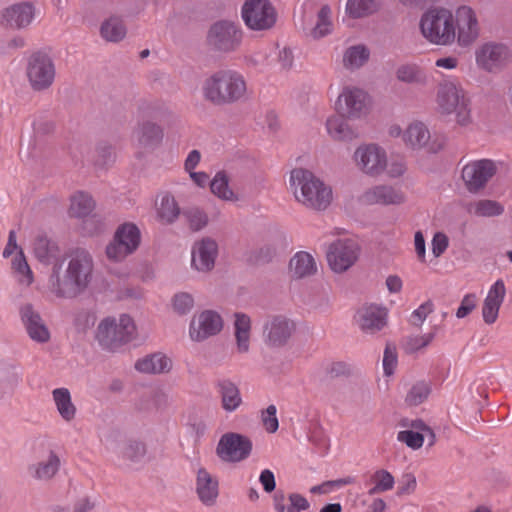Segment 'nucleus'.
<instances>
[{
  "mask_svg": "<svg viewBox=\"0 0 512 512\" xmlns=\"http://www.w3.org/2000/svg\"><path fill=\"white\" fill-rule=\"evenodd\" d=\"M67 261L64 274L60 275L61 264L53 265L50 276L52 292L60 298H75L89 286L93 277L94 263L91 254L82 248L71 250L63 263Z\"/></svg>",
  "mask_w": 512,
  "mask_h": 512,
  "instance_id": "f257e3e1",
  "label": "nucleus"
},
{
  "mask_svg": "<svg viewBox=\"0 0 512 512\" xmlns=\"http://www.w3.org/2000/svg\"><path fill=\"white\" fill-rule=\"evenodd\" d=\"M202 94L215 106L232 105L246 98L247 84L243 75L232 69H220L205 78Z\"/></svg>",
  "mask_w": 512,
  "mask_h": 512,
  "instance_id": "f03ea898",
  "label": "nucleus"
},
{
  "mask_svg": "<svg viewBox=\"0 0 512 512\" xmlns=\"http://www.w3.org/2000/svg\"><path fill=\"white\" fill-rule=\"evenodd\" d=\"M290 186L296 200L307 208L321 211L331 203V189L307 169H293L290 175Z\"/></svg>",
  "mask_w": 512,
  "mask_h": 512,
  "instance_id": "7ed1b4c3",
  "label": "nucleus"
},
{
  "mask_svg": "<svg viewBox=\"0 0 512 512\" xmlns=\"http://www.w3.org/2000/svg\"><path fill=\"white\" fill-rule=\"evenodd\" d=\"M423 36L437 45L451 44L456 38V28L452 13L447 9H432L420 21Z\"/></svg>",
  "mask_w": 512,
  "mask_h": 512,
  "instance_id": "20e7f679",
  "label": "nucleus"
},
{
  "mask_svg": "<svg viewBox=\"0 0 512 512\" xmlns=\"http://www.w3.org/2000/svg\"><path fill=\"white\" fill-rule=\"evenodd\" d=\"M136 333L133 319L123 314L117 321L115 318L103 319L98 327L96 338L103 349L115 351L122 345L130 342Z\"/></svg>",
  "mask_w": 512,
  "mask_h": 512,
  "instance_id": "39448f33",
  "label": "nucleus"
},
{
  "mask_svg": "<svg viewBox=\"0 0 512 512\" xmlns=\"http://www.w3.org/2000/svg\"><path fill=\"white\" fill-rule=\"evenodd\" d=\"M437 103L441 113H455L458 124L470 123L469 99L460 87L451 82L441 85L437 92Z\"/></svg>",
  "mask_w": 512,
  "mask_h": 512,
  "instance_id": "423d86ee",
  "label": "nucleus"
},
{
  "mask_svg": "<svg viewBox=\"0 0 512 512\" xmlns=\"http://www.w3.org/2000/svg\"><path fill=\"white\" fill-rule=\"evenodd\" d=\"M242 38V31L234 22L220 20L209 28L207 44L212 51L227 54L240 47Z\"/></svg>",
  "mask_w": 512,
  "mask_h": 512,
  "instance_id": "0eeeda50",
  "label": "nucleus"
},
{
  "mask_svg": "<svg viewBox=\"0 0 512 512\" xmlns=\"http://www.w3.org/2000/svg\"><path fill=\"white\" fill-rule=\"evenodd\" d=\"M140 240L139 228L133 223H124L117 228L113 240L107 245L106 255L112 261H122L137 250Z\"/></svg>",
  "mask_w": 512,
  "mask_h": 512,
  "instance_id": "6e6552de",
  "label": "nucleus"
},
{
  "mask_svg": "<svg viewBox=\"0 0 512 512\" xmlns=\"http://www.w3.org/2000/svg\"><path fill=\"white\" fill-rule=\"evenodd\" d=\"M242 18L248 28L262 31L274 26L277 13L269 0H246L242 7Z\"/></svg>",
  "mask_w": 512,
  "mask_h": 512,
  "instance_id": "1a4fd4ad",
  "label": "nucleus"
},
{
  "mask_svg": "<svg viewBox=\"0 0 512 512\" xmlns=\"http://www.w3.org/2000/svg\"><path fill=\"white\" fill-rule=\"evenodd\" d=\"M27 77L34 91L48 89L55 78L52 58L44 52L33 53L28 60Z\"/></svg>",
  "mask_w": 512,
  "mask_h": 512,
  "instance_id": "9d476101",
  "label": "nucleus"
},
{
  "mask_svg": "<svg viewBox=\"0 0 512 512\" xmlns=\"http://www.w3.org/2000/svg\"><path fill=\"white\" fill-rule=\"evenodd\" d=\"M498 167L491 159L475 160L462 168L461 178L470 193L484 189L487 183L497 173Z\"/></svg>",
  "mask_w": 512,
  "mask_h": 512,
  "instance_id": "9b49d317",
  "label": "nucleus"
},
{
  "mask_svg": "<svg viewBox=\"0 0 512 512\" xmlns=\"http://www.w3.org/2000/svg\"><path fill=\"white\" fill-rule=\"evenodd\" d=\"M360 254L359 244L352 239H339L330 244L327 250V261L336 273H343L352 267Z\"/></svg>",
  "mask_w": 512,
  "mask_h": 512,
  "instance_id": "f8f14e48",
  "label": "nucleus"
},
{
  "mask_svg": "<svg viewBox=\"0 0 512 512\" xmlns=\"http://www.w3.org/2000/svg\"><path fill=\"white\" fill-rule=\"evenodd\" d=\"M252 451L251 440L242 434L229 432L221 436L216 454L224 462H240L249 457Z\"/></svg>",
  "mask_w": 512,
  "mask_h": 512,
  "instance_id": "ddd939ff",
  "label": "nucleus"
},
{
  "mask_svg": "<svg viewBox=\"0 0 512 512\" xmlns=\"http://www.w3.org/2000/svg\"><path fill=\"white\" fill-rule=\"evenodd\" d=\"M295 330V323L286 316H271L263 325L264 342L270 348L284 347L291 339Z\"/></svg>",
  "mask_w": 512,
  "mask_h": 512,
  "instance_id": "4468645a",
  "label": "nucleus"
},
{
  "mask_svg": "<svg viewBox=\"0 0 512 512\" xmlns=\"http://www.w3.org/2000/svg\"><path fill=\"white\" fill-rule=\"evenodd\" d=\"M354 159L360 170L372 176L381 174L387 165L385 151L376 144L358 147Z\"/></svg>",
  "mask_w": 512,
  "mask_h": 512,
  "instance_id": "2eb2a0df",
  "label": "nucleus"
},
{
  "mask_svg": "<svg viewBox=\"0 0 512 512\" xmlns=\"http://www.w3.org/2000/svg\"><path fill=\"white\" fill-rule=\"evenodd\" d=\"M21 322L31 340L37 343H47L50 332L40 313L31 303H24L19 307Z\"/></svg>",
  "mask_w": 512,
  "mask_h": 512,
  "instance_id": "dca6fc26",
  "label": "nucleus"
},
{
  "mask_svg": "<svg viewBox=\"0 0 512 512\" xmlns=\"http://www.w3.org/2000/svg\"><path fill=\"white\" fill-rule=\"evenodd\" d=\"M222 328L221 316L213 310H205L193 318L189 333L192 340L202 342L220 333Z\"/></svg>",
  "mask_w": 512,
  "mask_h": 512,
  "instance_id": "f3484780",
  "label": "nucleus"
},
{
  "mask_svg": "<svg viewBox=\"0 0 512 512\" xmlns=\"http://www.w3.org/2000/svg\"><path fill=\"white\" fill-rule=\"evenodd\" d=\"M367 94L358 88H346L338 96L336 110L347 118H359L365 114Z\"/></svg>",
  "mask_w": 512,
  "mask_h": 512,
  "instance_id": "a211bd4d",
  "label": "nucleus"
},
{
  "mask_svg": "<svg viewBox=\"0 0 512 512\" xmlns=\"http://www.w3.org/2000/svg\"><path fill=\"white\" fill-rule=\"evenodd\" d=\"M35 16V8L30 2H20L2 10L0 24L5 28L24 29L28 27Z\"/></svg>",
  "mask_w": 512,
  "mask_h": 512,
  "instance_id": "6ab92c4d",
  "label": "nucleus"
},
{
  "mask_svg": "<svg viewBox=\"0 0 512 512\" xmlns=\"http://www.w3.org/2000/svg\"><path fill=\"white\" fill-rule=\"evenodd\" d=\"M455 21L458 29V42L467 46L479 36V24L474 10L469 6H461L456 10Z\"/></svg>",
  "mask_w": 512,
  "mask_h": 512,
  "instance_id": "aec40b11",
  "label": "nucleus"
},
{
  "mask_svg": "<svg viewBox=\"0 0 512 512\" xmlns=\"http://www.w3.org/2000/svg\"><path fill=\"white\" fill-rule=\"evenodd\" d=\"M509 56L508 47L500 43H486L476 51L478 65L489 72L504 65Z\"/></svg>",
  "mask_w": 512,
  "mask_h": 512,
  "instance_id": "412c9836",
  "label": "nucleus"
},
{
  "mask_svg": "<svg viewBox=\"0 0 512 512\" xmlns=\"http://www.w3.org/2000/svg\"><path fill=\"white\" fill-rule=\"evenodd\" d=\"M403 140L412 149L426 148L430 153H437L443 148V142L430 140V132L423 123H413L403 134Z\"/></svg>",
  "mask_w": 512,
  "mask_h": 512,
  "instance_id": "4be33fe9",
  "label": "nucleus"
},
{
  "mask_svg": "<svg viewBox=\"0 0 512 512\" xmlns=\"http://www.w3.org/2000/svg\"><path fill=\"white\" fill-rule=\"evenodd\" d=\"M218 245L212 238L206 237L194 244L192 250V265L198 271H210L215 264Z\"/></svg>",
  "mask_w": 512,
  "mask_h": 512,
  "instance_id": "5701e85b",
  "label": "nucleus"
},
{
  "mask_svg": "<svg viewBox=\"0 0 512 512\" xmlns=\"http://www.w3.org/2000/svg\"><path fill=\"white\" fill-rule=\"evenodd\" d=\"M358 323L367 334H375L387 325V310L376 305L364 306L358 310Z\"/></svg>",
  "mask_w": 512,
  "mask_h": 512,
  "instance_id": "b1692460",
  "label": "nucleus"
},
{
  "mask_svg": "<svg viewBox=\"0 0 512 512\" xmlns=\"http://www.w3.org/2000/svg\"><path fill=\"white\" fill-rule=\"evenodd\" d=\"M196 494L205 506H213L219 496V481L205 468H199L196 475Z\"/></svg>",
  "mask_w": 512,
  "mask_h": 512,
  "instance_id": "393cba45",
  "label": "nucleus"
},
{
  "mask_svg": "<svg viewBox=\"0 0 512 512\" xmlns=\"http://www.w3.org/2000/svg\"><path fill=\"white\" fill-rule=\"evenodd\" d=\"M134 136L138 146L143 149H154L159 146L163 140L164 132L160 125L150 119L139 121Z\"/></svg>",
  "mask_w": 512,
  "mask_h": 512,
  "instance_id": "a878e982",
  "label": "nucleus"
},
{
  "mask_svg": "<svg viewBox=\"0 0 512 512\" xmlns=\"http://www.w3.org/2000/svg\"><path fill=\"white\" fill-rule=\"evenodd\" d=\"M505 295V284L503 280L499 279L491 286L483 303L482 316L486 324H493L497 320Z\"/></svg>",
  "mask_w": 512,
  "mask_h": 512,
  "instance_id": "bb28decb",
  "label": "nucleus"
},
{
  "mask_svg": "<svg viewBox=\"0 0 512 512\" xmlns=\"http://www.w3.org/2000/svg\"><path fill=\"white\" fill-rule=\"evenodd\" d=\"M60 467V456L54 450H49L45 459L28 467V473L37 481L48 482L58 474Z\"/></svg>",
  "mask_w": 512,
  "mask_h": 512,
  "instance_id": "cd10ccee",
  "label": "nucleus"
},
{
  "mask_svg": "<svg viewBox=\"0 0 512 512\" xmlns=\"http://www.w3.org/2000/svg\"><path fill=\"white\" fill-rule=\"evenodd\" d=\"M367 204L399 205L404 202V195L395 188L387 185L375 186L363 194Z\"/></svg>",
  "mask_w": 512,
  "mask_h": 512,
  "instance_id": "c85d7f7f",
  "label": "nucleus"
},
{
  "mask_svg": "<svg viewBox=\"0 0 512 512\" xmlns=\"http://www.w3.org/2000/svg\"><path fill=\"white\" fill-rule=\"evenodd\" d=\"M346 118L338 113L327 119L326 129L333 140L351 141L359 137V131L352 127Z\"/></svg>",
  "mask_w": 512,
  "mask_h": 512,
  "instance_id": "c756f323",
  "label": "nucleus"
},
{
  "mask_svg": "<svg viewBox=\"0 0 512 512\" xmlns=\"http://www.w3.org/2000/svg\"><path fill=\"white\" fill-rule=\"evenodd\" d=\"M135 369L147 374L168 373L172 369V360L161 352L153 353L139 359Z\"/></svg>",
  "mask_w": 512,
  "mask_h": 512,
  "instance_id": "7c9ffc66",
  "label": "nucleus"
},
{
  "mask_svg": "<svg viewBox=\"0 0 512 512\" xmlns=\"http://www.w3.org/2000/svg\"><path fill=\"white\" fill-rule=\"evenodd\" d=\"M289 269L295 279H302L314 275L317 266L311 254L300 251L290 259Z\"/></svg>",
  "mask_w": 512,
  "mask_h": 512,
  "instance_id": "2f4dec72",
  "label": "nucleus"
},
{
  "mask_svg": "<svg viewBox=\"0 0 512 512\" xmlns=\"http://www.w3.org/2000/svg\"><path fill=\"white\" fill-rule=\"evenodd\" d=\"M396 79L402 83L415 86H425L428 76L425 70L415 63H405L397 67Z\"/></svg>",
  "mask_w": 512,
  "mask_h": 512,
  "instance_id": "473e14b6",
  "label": "nucleus"
},
{
  "mask_svg": "<svg viewBox=\"0 0 512 512\" xmlns=\"http://www.w3.org/2000/svg\"><path fill=\"white\" fill-rule=\"evenodd\" d=\"M52 397L61 418L66 422L74 420L77 408L72 402L70 391L67 388H56L52 391Z\"/></svg>",
  "mask_w": 512,
  "mask_h": 512,
  "instance_id": "72a5a7b5",
  "label": "nucleus"
},
{
  "mask_svg": "<svg viewBox=\"0 0 512 512\" xmlns=\"http://www.w3.org/2000/svg\"><path fill=\"white\" fill-rule=\"evenodd\" d=\"M221 396V405L226 412H234L242 404V398L237 385L230 380H222L218 383Z\"/></svg>",
  "mask_w": 512,
  "mask_h": 512,
  "instance_id": "f704fd0d",
  "label": "nucleus"
},
{
  "mask_svg": "<svg viewBox=\"0 0 512 512\" xmlns=\"http://www.w3.org/2000/svg\"><path fill=\"white\" fill-rule=\"evenodd\" d=\"M126 33V26L118 16H110L100 26V35L108 42H120L125 38Z\"/></svg>",
  "mask_w": 512,
  "mask_h": 512,
  "instance_id": "c9c22d12",
  "label": "nucleus"
},
{
  "mask_svg": "<svg viewBox=\"0 0 512 512\" xmlns=\"http://www.w3.org/2000/svg\"><path fill=\"white\" fill-rule=\"evenodd\" d=\"M370 58V50L363 44L351 46L343 55L345 68L354 70L364 66Z\"/></svg>",
  "mask_w": 512,
  "mask_h": 512,
  "instance_id": "e433bc0d",
  "label": "nucleus"
},
{
  "mask_svg": "<svg viewBox=\"0 0 512 512\" xmlns=\"http://www.w3.org/2000/svg\"><path fill=\"white\" fill-rule=\"evenodd\" d=\"M95 208V202L91 195L79 191L71 196L69 213L75 218H84L91 214Z\"/></svg>",
  "mask_w": 512,
  "mask_h": 512,
  "instance_id": "4c0bfd02",
  "label": "nucleus"
},
{
  "mask_svg": "<svg viewBox=\"0 0 512 512\" xmlns=\"http://www.w3.org/2000/svg\"><path fill=\"white\" fill-rule=\"evenodd\" d=\"M34 254L40 262L50 264L57 257L58 246L46 236H38L34 243Z\"/></svg>",
  "mask_w": 512,
  "mask_h": 512,
  "instance_id": "58836bf2",
  "label": "nucleus"
},
{
  "mask_svg": "<svg viewBox=\"0 0 512 512\" xmlns=\"http://www.w3.org/2000/svg\"><path fill=\"white\" fill-rule=\"evenodd\" d=\"M146 453V444L135 439L128 440L121 450L123 459L134 464L140 463L144 459Z\"/></svg>",
  "mask_w": 512,
  "mask_h": 512,
  "instance_id": "ea45409f",
  "label": "nucleus"
},
{
  "mask_svg": "<svg viewBox=\"0 0 512 512\" xmlns=\"http://www.w3.org/2000/svg\"><path fill=\"white\" fill-rule=\"evenodd\" d=\"M332 31L331 9L328 5H323L317 14V22L311 30V35L315 39L322 38Z\"/></svg>",
  "mask_w": 512,
  "mask_h": 512,
  "instance_id": "a19ab883",
  "label": "nucleus"
},
{
  "mask_svg": "<svg viewBox=\"0 0 512 512\" xmlns=\"http://www.w3.org/2000/svg\"><path fill=\"white\" fill-rule=\"evenodd\" d=\"M378 6L374 0H348L346 10L352 18H361L376 12Z\"/></svg>",
  "mask_w": 512,
  "mask_h": 512,
  "instance_id": "79ce46f5",
  "label": "nucleus"
},
{
  "mask_svg": "<svg viewBox=\"0 0 512 512\" xmlns=\"http://www.w3.org/2000/svg\"><path fill=\"white\" fill-rule=\"evenodd\" d=\"M431 387L425 381L415 383L408 391L405 397V404L409 407H414L422 404L429 396Z\"/></svg>",
  "mask_w": 512,
  "mask_h": 512,
  "instance_id": "37998d69",
  "label": "nucleus"
},
{
  "mask_svg": "<svg viewBox=\"0 0 512 512\" xmlns=\"http://www.w3.org/2000/svg\"><path fill=\"white\" fill-rule=\"evenodd\" d=\"M180 214V208L174 197L165 195L161 199L158 215L165 223H173Z\"/></svg>",
  "mask_w": 512,
  "mask_h": 512,
  "instance_id": "c03bdc74",
  "label": "nucleus"
},
{
  "mask_svg": "<svg viewBox=\"0 0 512 512\" xmlns=\"http://www.w3.org/2000/svg\"><path fill=\"white\" fill-rule=\"evenodd\" d=\"M182 214L192 231L203 229L207 226L209 221L208 215L199 207L185 208Z\"/></svg>",
  "mask_w": 512,
  "mask_h": 512,
  "instance_id": "a18cd8bd",
  "label": "nucleus"
},
{
  "mask_svg": "<svg viewBox=\"0 0 512 512\" xmlns=\"http://www.w3.org/2000/svg\"><path fill=\"white\" fill-rule=\"evenodd\" d=\"M211 192L224 200H236L233 191L228 186V178L224 172H218L210 183Z\"/></svg>",
  "mask_w": 512,
  "mask_h": 512,
  "instance_id": "49530a36",
  "label": "nucleus"
},
{
  "mask_svg": "<svg viewBox=\"0 0 512 512\" xmlns=\"http://www.w3.org/2000/svg\"><path fill=\"white\" fill-rule=\"evenodd\" d=\"M143 114L148 118H154L159 121L167 120L170 124H176L178 118L167 107L159 103L147 104L143 108Z\"/></svg>",
  "mask_w": 512,
  "mask_h": 512,
  "instance_id": "de8ad7c7",
  "label": "nucleus"
},
{
  "mask_svg": "<svg viewBox=\"0 0 512 512\" xmlns=\"http://www.w3.org/2000/svg\"><path fill=\"white\" fill-rule=\"evenodd\" d=\"M12 269L18 275V280L21 284L26 286L32 284L33 274L21 249L12 261Z\"/></svg>",
  "mask_w": 512,
  "mask_h": 512,
  "instance_id": "09e8293b",
  "label": "nucleus"
},
{
  "mask_svg": "<svg viewBox=\"0 0 512 512\" xmlns=\"http://www.w3.org/2000/svg\"><path fill=\"white\" fill-rule=\"evenodd\" d=\"M277 255V249L272 244H265L258 249L251 251L249 262L255 265H263L271 262Z\"/></svg>",
  "mask_w": 512,
  "mask_h": 512,
  "instance_id": "8fccbe9b",
  "label": "nucleus"
},
{
  "mask_svg": "<svg viewBox=\"0 0 512 512\" xmlns=\"http://www.w3.org/2000/svg\"><path fill=\"white\" fill-rule=\"evenodd\" d=\"M503 211L500 203L488 199L478 201L475 206V214L482 217L498 216Z\"/></svg>",
  "mask_w": 512,
  "mask_h": 512,
  "instance_id": "3c124183",
  "label": "nucleus"
},
{
  "mask_svg": "<svg viewBox=\"0 0 512 512\" xmlns=\"http://www.w3.org/2000/svg\"><path fill=\"white\" fill-rule=\"evenodd\" d=\"M96 152L95 164L99 167H107L115 161L114 148L106 142H100L96 147Z\"/></svg>",
  "mask_w": 512,
  "mask_h": 512,
  "instance_id": "603ef678",
  "label": "nucleus"
},
{
  "mask_svg": "<svg viewBox=\"0 0 512 512\" xmlns=\"http://www.w3.org/2000/svg\"><path fill=\"white\" fill-rule=\"evenodd\" d=\"M397 440L405 443L409 448L417 450L423 446L424 435L413 430H403L398 432Z\"/></svg>",
  "mask_w": 512,
  "mask_h": 512,
  "instance_id": "864d4df0",
  "label": "nucleus"
},
{
  "mask_svg": "<svg viewBox=\"0 0 512 512\" xmlns=\"http://www.w3.org/2000/svg\"><path fill=\"white\" fill-rule=\"evenodd\" d=\"M398 359H397V350L396 346L387 343L385 350H384V356H383V369L384 374L386 376H391L394 374L395 369L397 367Z\"/></svg>",
  "mask_w": 512,
  "mask_h": 512,
  "instance_id": "5fc2aeb1",
  "label": "nucleus"
},
{
  "mask_svg": "<svg viewBox=\"0 0 512 512\" xmlns=\"http://www.w3.org/2000/svg\"><path fill=\"white\" fill-rule=\"evenodd\" d=\"M276 406L271 404L261 412V421L268 433H275L279 427V421L276 416Z\"/></svg>",
  "mask_w": 512,
  "mask_h": 512,
  "instance_id": "6e6d98bb",
  "label": "nucleus"
},
{
  "mask_svg": "<svg viewBox=\"0 0 512 512\" xmlns=\"http://www.w3.org/2000/svg\"><path fill=\"white\" fill-rule=\"evenodd\" d=\"M194 306L193 297L186 293H177L173 298L174 311L180 315L187 314Z\"/></svg>",
  "mask_w": 512,
  "mask_h": 512,
  "instance_id": "4d7b16f0",
  "label": "nucleus"
},
{
  "mask_svg": "<svg viewBox=\"0 0 512 512\" xmlns=\"http://www.w3.org/2000/svg\"><path fill=\"white\" fill-rule=\"evenodd\" d=\"M372 479L383 489L384 492L391 490L395 483L393 475L385 469L377 470L373 474Z\"/></svg>",
  "mask_w": 512,
  "mask_h": 512,
  "instance_id": "13d9d810",
  "label": "nucleus"
},
{
  "mask_svg": "<svg viewBox=\"0 0 512 512\" xmlns=\"http://www.w3.org/2000/svg\"><path fill=\"white\" fill-rule=\"evenodd\" d=\"M476 307L475 294H467L463 297L459 308L456 311L457 318H464L469 315Z\"/></svg>",
  "mask_w": 512,
  "mask_h": 512,
  "instance_id": "bf43d9fd",
  "label": "nucleus"
},
{
  "mask_svg": "<svg viewBox=\"0 0 512 512\" xmlns=\"http://www.w3.org/2000/svg\"><path fill=\"white\" fill-rule=\"evenodd\" d=\"M434 336V333H429L426 335L409 338L407 342V350L409 352H414L428 346L430 342L433 340Z\"/></svg>",
  "mask_w": 512,
  "mask_h": 512,
  "instance_id": "052dcab7",
  "label": "nucleus"
},
{
  "mask_svg": "<svg viewBox=\"0 0 512 512\" xmlns=\"http://www.w3.org/2000/svg\"><path fill=\"white\" fill-rule=\"evenodd\" d=\"M433 308L434 305L431 300H428L420 305L412 313V317L416 319L415 321H412V324L415 326H420L425 321L426 317L433 312Z\"/></svg>",
  "mask_w": 512,
  "mask_h": 512,
  "instance_id": "680f3d73",
  "label": "nucleus"
},
{
  "mask_svg": "<svg viewBox=\"0 0 512 512\" xmlns=\"http://www.w3.org/2000/svg\"><path fill=\"white\" fill-rule=\"evenodd\" d=\"M289 501L290 505L287 506V512H301L310 507L307 499L298 493L290 494Z\"/></svg>",
  "mask_w": 512,
  "mask_h": 512,
  "instance_id": "e2e57ef3",
  "label": "nucleus"
},
{
  "mask_svg": "<svg viewBox=\"0 0 512 512\" xmlns=\"http://www.w3.org/2000/svg\"><path fill=\"white\" fill-rule=\"evenodd\" d=\"M449 244V239L446 234L442 232L435 233L432 239V252L435 257L441 256L445 250L447 249Z\"/></svg>",
  "mask_w": 512,
  "mask_h": 512,
  "instance_id": "0e129e2a",
  "label": "nucleus"
},
{
  "mask_svg": "<svg viewBox=\"0 0 512 512\" xmlns=\"http://www.w3.org/2000/svg\"><path fill=\"white\" fill-rule=\"evenodd\" d=\"M331 377L349 376L352 374V367L343 361L334 362L329 368Z\"/></svg>",
  "mask_w": 512,
  "mask_h": 512,
  "instance_id": "69168bd1",
  "label": "nucleus"
},
{
  "mask_svg": "<svg viewBox=\"0 0 512 512\" xmlns=\"http://www.w3.org/2000/svg\"><path fill=\"white\" fill-rule=\"evenodd\" d=\"M402 486L398 488L397 495H404L413 493L416 489V478L413 474L407 473L402 477Z\"/></svg>",
  "mask_w": 512,
  "mask_h": 512,
  "instance_id": "338daca9",
  "label": "nucleus"
},
{
  "mask_svg": "<svg viewBox=\"0 0 512 512\" xmlns=\"http://www.w3.org/2000/svg\"><path fill=\"white\" fill-rule=\"evenodd\" d=\"M259 481L262 484L264 491L267 493H271L276 487L274 474L269 469H265L261 472Z\"/></svg>",
  "mask_w": 512,
  "mask_h": 512,
  "instance_id": "774afa93",
  "label": "nucleus"
}]
</instances>
